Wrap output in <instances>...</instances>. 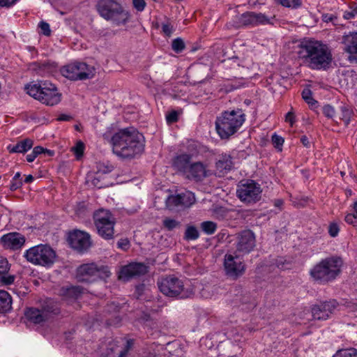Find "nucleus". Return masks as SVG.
Listing matches in <instances>:
<instances>
[{
	"mask_svg": "<svg viewBox=\"0 0 357 357\" xmlns=\"http://www.w3.org/2000/svg\"><path fill=\"white\" fill-rule=\"evenodd\" d=\"M111 143L114 154L122 158H132L144 151V136L132 127L115 132Z\"/></svg>",
	"mask_w": 357,
	"mask_h": 357,
	"instance_id": "obj_1",
	"label": "nucleus"
},
{
	"mask_svg": "<svg viewBox=\"0 0 357 357\" xmlns=\"http://www.w3.org/2000/svg\"><path fill=\"white\" fill-rule=\"evenodd\" d=\"M299 54L312 70H326L333 60L329 47L318 40H309L303 42Z\"/></svg>",
	"mask_w": 357,
	"mask_h": 357,
	"instance_id": "obj_2",
	"label": "nucleus"
},
{
	"mask_svg": "<svg viewBox=\"0 0 357 357\" xmlns=\"http://www.w3.org/2000/svg\"><path fill=\"white\" fill-rule=\"evenodd\" d=\"M343 266L344 260L340 256L331 255L314 265L309 274L314 282L326 284L333 282L340 275Z\"/></svg>",
	"mask_w": 357,
	"mask_h": 357,
	"instance_id": "obj_3",
	"label": "nucleus"
},
{
	"mask_svg": "<svg viewBox=\"0 0 357 357\" xmlns=\"http://www.w3.org/2000/svg\"><path fill=\"white\" fill-rule=\"evenodd\" d=\"M245 116L241 109L225 111L218 116L215 129L221 139H228L242 126Z\"/></svg>",
	"mask_w": 357,
	"mask_h": 357,
	"instance_id": "obj_4",
	"label": "nucleus"
},
{
	"mask_svg": "<svg viewBox=\"0 0 357 357\" xmlns=\"http://www.w3.org/2000/svg\"><path fill=\"white\" fill-rule=\"evenodd\" d=\"M96 6L103 19L111 21L116 26L125 25L130 21V12L116 0H98Z\"/></svg>",
	"mask_w": 357,
	"mask_h": 357,
	"instance_id": "obj_5",
	"label": "nucleus"
},
{
	"mask_svg": "<svg viewBox=\"0 0 357 357\" xmlns=\"http://www.w3.org/2000/svg\"><path fill=\"white\" fill-rule=\"evenodd\" d=\"M157 284L160 291L169 298L185 299L194 294L190 284H185L183 280L173 275L160 278Z\"/></svg>",
	"mask_w": 357,
	"mask_h": 357,
	"instance_id": "obj_6",
	"label": "nucleus"
},
{
	"mask_svg": "<svg viewBox=\"0 0 357 357\" xmlns=\"http://www.w3.org/2000/svg\"><path fill=\"white\" fill-rule=\"evenodd\" d=\"M135 340L119 338L109 340L105 348H102L101 354L105 357H135L134 354Z\"/></svg>",
	"mask_w": 357,
	"mask_h": 357,
	"instance_id": "obj_7",
	"label": "nucleus"
},
{
	"mask_svg": "<svg viewBox=\"0 0 357 357\" xmlns=\"http://www.w3.org/2000/svg\"><path fill=\"white\" fill-rule=\"evenodd\" d=\"M24 257L34 265L49 268L54 264L56 255L50 246L40 244L26 250Z\"/></svg>",
	"mask_w": 357,
	"mask_h": 357,
	"instance_id": "obj_8",
	"label": "nucleus"
},
{
	"mask_svg": "<svg viewBox=\"0 0 357 357\" xmlns=\"http://www.w3.org/2000/svg\"><path fill=\"white\" fill-rule=\"evenodd\" d=\"M111 275L106 266H98L95 263L84 264L77 269L76 278L79 282L91 283L98 279L105 280Z\"/></svg>",
	"mask_w": 357,
	"mask_h": 357,
	"instance_id": "obj_9",
	"label": "nucleus"
},
{
	"mask_svg": "<svg viewBox=\"0 0 357 357\" xmlns=\"http://www.w3.org/2000/svg\"><path fill=\"white\" fill-rule=\"evenodd\" d=\"M93 220L98 234L102 238L105 240L114 238L116 219L109 211L98 209L93 213Z\"/></svg>",
	"mask_w": 357,
	"mask_h": 357,
	"instance_id": "obj_10",
	"label": "nucleus"
},
{
	"mask_svg": "<svg viewBox=\"0 0 357 357\" xmlns=\"http://www.w3.org/2000/svg\"><path fill=\"white\" fill-rule=\"evenodd\" d=\"M63 76L70 80H85L95 75V68L83 62H74L61 69Z\"/></svg>",
	"mask_w": 357,
	"mask_h": 357,
	"instance_id": "obj_11",
	"label": "nucleus"
},
{
	"mask_svg": "<svg viewBox=\"0 0 357 357\" xmlns=\"http://www.w3.org/2000/svg\"><path fill=\"white\" fill-rule=\"evenodd\" d=\"M262 190L259 183L253 180L239 183L236 194L240 200L246 204H254L261 199Z\"/></svg>",
	"mask_w": 357,
	"mask_h": 357,
	"instance_id": "obj_12",
	"label": "nucleus"
},
{
	"mask_svg": "<svg viewBox=\"0 0 357 357\" xmlns=\"http://www.w3.org/2000/svg\"><path fill=\"white\" fill-rule=\"evenodd\" d=\"M273 17H268L264 13L248 11L238 17L239 26L254 27L259 25L273 24Z\"/></svg>",
	"mask_w": 357,
	"mask_h": 357,
	"instance_id": "obj_13",
	"label": "nucleus"
},
{
	"mask_svg": "<svg viewBox=\"0 0 357 357\" xmlns=\"http://www.w3.org/2000/svg\"><path fill=\"white\" fill-rule=\"evenodd\" d=\"M224 267L227 276L237 279L245 271V266L239 255L227 254L225 256Z\"/></svg>",
	"mask_w": 357,
	"mask_h": 357,
	"instance_id": "obj_14",
	"label": "nucleus"
},
{
	"mask_svg": "<svg viewBox=\"0 0 357 357\" xmlns=\"http://www.w3.org/2000/svg\"><path fill=\"white\" fill-rule=\"evenodd\" d=\"M256 245L255 236L251 230H244L237 234L236 252L244 255L252 252Z\"/></svg>",
	"mask_w": 357,
	"mask_h": 357,
	"instance_id": "obj_15",
	"label": "nucleus"
},
{
	"mask_svg": "<svg viewBox=\"0 0 357 357\" xmlns=\"http://www.w3.org/2000/svg\"><path fill=\"white\" fill-rule=\"evenodd\" d=\"M338 307V303L335 300H330L320 302L312 307V315L314 319L326 320Z\"/></svg>",
	"mask_w": 357,
	"mask_h": 357,
	"instance_id": "obj_16",
	"label": "nucleus"
},
{
	"mask_svg": "<svg viewBox=\"0 0 357 357\" xmlns=\"http://www.w3.org/2000/svg\"><path fill=\"white\" fill-rule=\"evenodd\" d=\"M68 242L70 246L79 251L84 252L91 245L90 235L80 230H75L68 236Z\"/></svg>",
	"mask_w": 357,
	"mask_h": 357,
	"instance_id": "obj_17",
	"label": "nucleus"
},
{
	"mask_svg": "<svg viewBox=\"0 0 357 357\" xmlns=\"http://www.w3.org/2000/svg\"><path fill=\"white\" fill-rule=\"evenodd\" d=\"M25 243V237L17 232H10L3 235L0 238V245L13 250L20 249Z\"/></svg>",
	"mask_w": 357,
	"mask_h": 357,
	"instance_id": "obj_18",
	"label": "nucleus"
},
{
	"mask_svg": "<svg viewBox=\"0 0 357 357\" xmlns=\"http://www.w3.org/2000/svg\"><path fill=\"white\" fill-rule=\"evenodd\" d=\"M43 89L40 98H39V101L42 103L53 106L60 102L61 95L54 84L48 82H44Z\"/></svg>",
	"mask_w": 357,
	"mask_h": 357,
	"instance_id": "obj_19",
	"label": "nucleus"
},
{
	"mask_svg": "<svg viewBox=\"0 0 357 357\" xmlns=\"http://www.w3.org/2000/svg\"><path fill=\"white\" fill-rule=\"evenodd\" d=\"M147 272V266L142 263H131L123 266L119 272V278L128 281L133 277L144 275Z\"/></svg>",
	"mask_w": 357,
	"mask_h": 357,
	"instance_id": "obj_20",
	"label": "nucleus"
},
{
	"mask_svg": "<svg viewBox=\"0 0 357 357\" xmlns=\"http://www.w3.org/2000/svg\"><path fill=\"white\" fill-rule=\"evenodd\" d=\"M208 176L206 166L202 162H192L185 175L187 178L197 182L203 181Z\"/></svg>",
	"mask_w": 357,
	"mask_h": 357,
	"instance_id": "obj_21",
	"label": "nucleus"
},
{
	"mask_svg": "<svg viewBox=\"0 0 357 357\" xmlns=\"http://www.w3.org/2000/svg\"><path fill=\"white\" fill-rule=\"evenodd\" d=\"M342 43L344 51L349 54V61H357V32L344 36Z\"/></svg>",
	"mask_w": 357,
	"mask_h": 357,
	"instance_id": "obj_22",
	"label": "nucleus"
},
{
	"mask_svg": "<svg viewBox=\"0 0 357 357\" xmlns=\"http://www.w3.org/2000/svg\"><path fill=\"white\" fill-rule=\"evenodd\" d=\"M231 157L227 154H222L218 156L215 162L216 174L222 176L232 167Z\"/></svg>",
	"mask_w": 357,
	"mask_h": 357,
	"instance_id": "obj_23",
	"label": "nucleus"
},
{
	"mask_svg": "<svg viewBox=\"0 0 357 357\" xmlns=\"http://www.w3.org/2000/svg\"><path fill=\"white\" fill-rule=\"evenodd\" d=\"M192 155L188 153H183L176 156L173 160V167L184 176L187 173L191 162Z\"/></svg>",
	"mask_w": 357,
	"mask_h": 357,
	"instance_id": "obj_24",
	"label": "nucleus"
},
{
	"mask_svg": "<svg viewBox=\"0 0 357 357\" xmlns=\"http://www.w3.org/2000/svg\"><path fill=\"white\" fill-rule=\"evenodd\" d=\"M10 266L5 258H0V283L9 285L14 282L15 277L9 273Z\"/></svg>",
	"mask_w": 357,
	"mask_h": 357,
	"instance_id": "obj_25",
	"label": "nucleus"
},
{
	"mask_svg": "<svg viewBox=\"0 0 357 357\" xmlns=\"http://www.w3.org/2000/svg\"><path fill=\"white\" fill-rule=\"evenodd\" d=\"M33 146V141L30 138H26L19 141L16 144H9L7 146L8 151L11 153H24L30 150Z\"/></svg>",
	"mask_w": 357,
	"mask_h": 357,
	"instance_id": "obj_26",
	"label": "nucleus"
},
{
	"mask_svg": "<svg viewBox=\"0 0 357 357\" xmlns=\"http://www.w3.org/2000/svg\"><path fill=\"white\" fill-rule=\"evenodd\" d=\"M25 317L30 322L40 324L47 320L41 309L31 307L26 310Z\"/></svg>",
	"mask_w": 357,
	"mask_h": 357,
	"instance_id": "obj_27",
	"label": "nucleus"
},
{
	"mask_svg": "<svg viewBox=\"0 0 357 357\" xmlns=\"http://www.w3.org/2000/svg\"><path fill=\"white\" fill-rule=\"evenodd\" d=\"M40 309L47 319H48L51 314H57L60 312L59 304L51 298L45 299Z\"/></svg>",
	"mask_w": 357,
	"mask_h": 357,
	"instance_id": "obj_28",
	"label": "nucleus"
},
{
	"mask_svg": "<svg viewBox=\"0 0 357 357\" xmlns=\"http://www.w3.org/2000/svg\"><path fill=\"white\" fill-rule=\"evenodd\" d=\"M11 304L10 294L4 290H0V313L8 312L11 309Z\"/></svg>",
	"mask_w": 357,
	"mask_h": 357,
	"instance_id": "obj_29",
	"label": "nucleus"
},
{
	"mask_svg": "<svg viewBox=\"0 0 357 357\" xmlns=\"http://www.w3.org/2000/svg\"><path fill=\"white\" fill-rule=\"evenodd\" d=\"M33 66H35L33 69L36 71L37 74L41 76H45L52 73L55 68L54 63L49 62L35 63Z\"/></svg>",
	"mask_w": 357,
	"mask_h": 357,
	"instance_id": "obj_30",
	"label": "nucleus"
},
{
	"mask_svg": "<svg viewBox=\"0 0 357 357\" xmlns=\"http://www.w3.org/2000/svg\"><path fill=\"white\" fill-rule=\"evenodd\" d=\"M43 86L44 82L40 84H28L26 86L25 89L29 96L39 100V98H40L42 91L43 90Z\"/></svg>",
	"mask_w": 357,
	"mask_h": 357,
	"instance_id": "obj_31",
	"label": "nucleus"
},
{
	"mask_svg": "<svg viewBox=\"0 0 357 357\" xmlns=\"http://www.w3.org/2000/svg\"><path fill=\"white\" fill-rule=\"evenodd\" d=\"M84 289L80 286H72L66 289L65 297L68 299L76 300L84 293Z\"/></svg>",
	"mask_w": 357,
	"mask_h": 357,
	"instance_id": "obj_32",
	"label": "nucleus"
},
{
	"mask_svg": "<svg viewBox=\"0 0 357 357\" xmlns=\"http://www.w3.org/2000/svg\"><path fill=\"white\" fill-rule=\"evenodd\" d=\"M178 197L181 198V206L189 207L195 202V194L190 191L178 194Z\"/></svg>",
	"mask_w": 357,
	"mask_h": 357,
	"instance_id": "obj_33",
	"label": "nucleus"
},
{
	"mask_svg": "<svg viewBox=\"0 0 357 357\" xmlns=\"http://www.w3.org/2000/svg\"><path fill=\"white\" fill-rule=\"evenodd\" d=\"M340 110V119L347 126L353 116V110L348 106H341Z\"/></svg>",
	"mask_w": 357,
	"mask_h": 357,
	"instance_id": "obj_34",
	"label": "nucleus"
},
{
	"mask_svg": "<svg viewBox=\"0 0 357 357\" xmlns=\"http://www.w3.org/2000/svg\"><path fill=\"white\" fill-rule=\"evenodd\" d=\"M200 228L206 234L212 235L216 231L218 225L213 221H204L201 223Z\"/></svg>",
	"mask_w": 357,
	"mask_h": 357,
	"instance_id": "obj_35",
	"label": "nucleus"
},
{
	"mask_svg": "<svg viewBox=\"0 0 357 357\" xmlns=\"http://www.w3.org/2000/svg\"><path fill=\"white\" fill-rule=\"evenodd\" d=\"M333 357H357V349L351 347L340 349L336 351Z\"/></svg>",
	"mask_w": 357,
	"mask_h": 357,
	"instance_id": "obj_36",
	"label": "nucleus"
},
{
	"mask_svg": "<svg viewBox=\"0 0 357 357\" xmlns=\"http://www.w3.org/2000/svg\"><path fill=\"white\" fill-rule=\"evenodd\" d=\"M199 234L197 229L194 226H188L185 231V239L188 241L196 240L199 238Z\"/></svg>",
	"mask_w": 357,
	"mask_h": 357,
	"instance_id": "obj_37",
	"label": "nucleus"
},
{
	"mask_svg": "<svg viewBox=\"0 0 357 357\" xmlns=\"http://www.w3.org/2000/svg\"><path fill=\"white\" fill-rule=\"evenodd\" d=\"M162 225L168 231H172L181 225L180 222L169 218H166L163 220Z\"/></svg>",
	"mask_w": 357,
	"mask_h": 357,
	"instance_id": "obj_38",
	"label": "nucleus"
},
{
	"mask_svg": "<svg viewBox=\"0 0 357 357\" xmlns=\"http://www.w3.org/2000/svg\"><path fill=\"white\" fill-rule=\"evenodd\" d=\"M22 185V179L21 177V174L20 172H17L13 176L10 185V190L11 191H15L19 188H20Z\"/></svg>",
	"mask_w": 357,
	"mask_h": 357,
	"instance_id": "obj_39",
	"label": "nucleus"
},
{
	"mask_svg": "<svg viewBox=\"0 0 357 357\" xmlns=\"http://www.w3.org/2000/svg\"><path fill=\"white\" fill-rule=\"evenodd\" d=\"M278 2L284 7L293 9H296L302 5V0H278Z\"/></svg>",
	"mask_w": 357,
	"mask_h": 357,
	"instance_id": "obj_40",
	"label": "nucleus"
},
{
	"mask_svg": "<svg viewBox=\"0 0 357 357\" xmlns=\"http://www.w3.org/2000/svg\"><path fill=\"white\" fill-rule=\"evenodd\" d=\"M166 204L169 208L181 206V198H179L178 194L169 196L166 200Z\"/></svg>",
	"mask_w": 357,
	"mask_h": 357,
	"instance_id": "obj_41",
	"label": "nucleus"
},
{
	"mask_svg": "<svg viewBox=\"0 0 357 357\" xmlns=\"http://www.w3.org/2000/svg\"><path fill=\"white\" fill-rule=\"evenodd\" d=\"M185 47L184 41L181 38H175L172 43V49L176 53L181 52Z\"/></svg>",
	"mask_w": 357,
	"mask_h": 357,
	"instance_id": "obj_42",
	"label": "nucleus"
},
{
	"mask_svg": "<svg viewBox=\"0 0 357 357\" xmlns=\"http://www.w3.org/2000/svg\"><path fill=\"white\" fill-rule=\"evenodd\" d=\"M43 147L40 146H35L31 153L26 155V160L29 162H33L40 154H42Z\"/></svg>",
	"mask_w": 357,
	"mask_h": 357,
	"instance_id": "obj_43",
	"label": "nucleus"
},
{
	"mask_svg": "<svg viewBox=\"0 0 357 357\" xmlns=\"http://www.w3.org/2000/svg\"><path fill=\"white\" fill-rule=\"evenodd\" d=\"M302 97L307 103L312 106L317 104V101L312 98V93L310 90H304L302 93Z\"/></svg>",
	"mask_w": 357,
	"mask_h": 357,
	"instance_id": "obj_44",
	"label": "nucleus"
},
{
	"mask_svg": "<svg viewBox=\"0 0 357 357\" xmlns=\"http://www.w3.org/2000/svg\"><path fill=\"white\" fill-rule=\"evenodd\" d=\"M357 16V4L354 3L350 6V10L345 11L344 17L347 20H350Z\"/></svg>",
	"mask_w": 357,
	"mask_h": 357,
	"instance_id": "obj_45",
	"label": "nucleus"
},
{
	"mask_svg": "<svg viewBox=\"0 0 357 357\" xmlns=\"http://www.w3.org/2000/svg\"><path fill=\"white\" fill-rule=\"evenodd\" d=\"M84 144L81 141L76 143V145L72 148V151L76 155L77 158L82 156L84 153Z\"/></svg>",
	"mask_w": 357,
	"mask_h": 357,
	"instance_id": "obj_46",
	"label": "nucleus"
},
{
	"mask_svg": "<svg viewBox=\"0 0 357 357\" xmlns=\"http://www.w3.org/2000/svg\"><path fill=\"white\" fill-rule=\"evenodd\" d=\"M344 220L347 224L357 227V217L354 212L347 214Z\"/></svg>",
	"mask_w": 357,
	"mask_h": 357,
	"instance_id": "obj_47",
	"label": "nucleus"
},
{
	"mask_svg": "<svg viewBox=\"0 0 357 357\" xmlns=\"http://www.w3.org/2000/svg\"><path fill=\"white\" fill-rule=\"evenodd\" d=\"M340 227L335 222H332L328 226V234L331 237H335L338 235Z\"/></svg>",
	"mask_w": 357,
	"mask_h": 357,
	"instance_id": "obj_48",
	"label": "nucleus"
},
{
	"mask_svg": "<svg viewBox=\"0 0 357 357\" xmlns=\"http://www.w3.org/2000/svg\"><path fill=\"white\" fill-rule=\"evenodd\" d=\"M272 143L276 149H281L284 143V139L282 137L274 134L272 136Z\"/></svg>",
	"mask_w": 357,
	"mask_h": 357,
	"instance_id": "obj_49",
	"label": "nucleus"
},
{
	"mask_svg": "<svg viewBox=\"0 0 357 357\" xmlns=\"http://www.w3.org/2000/svg\"><path fill=\"white\" fill-rule=\"evenodd\" d=\"M178 114L176 111L173 110L166 115V121L167 123H173L178 121Z\"/></svg>",
	"mask_w": 357,
	"mask_h": 357,
	"instance_id": "obj_50",
	"label": "nucleus"
},
{
	"mask_svg": "<svg viewBox=\"0 0 357 357\" xmlns=\"http://www.w3.org/2000/svg\"><path fill=\"white\" fill-rule=\"evenodd\" d=\"M323 114L328 118H333L335 116V111L333 107L327 105L323 107Z\"/></svg>",
	"mask_w": 357,
	"mask_h": 357,
	"instance_id": "obj_51",
	"label": "nucleus"
},
{
	"mask_svg": "<svg viewBox=\"0 0 357 357\" xmlns=\"http://www.w3.org/2000/svg\"><path fill=\"white\" fill-rule=\"evenodd\" d=\"M91 184L94 187L99 188V189L107 186V185L106 183L101 181L100 176H99V175L93 177V178L91 180Z\"/></svg>",
	"mask_w": 357,
	"mask_h": 357,
	"instance_id": "obj_52",
	"label": "nucleus"
},
{
	"mask_svg": "<svg viewBox=\"0 0 357 357\" xmlns=\"http://www.w3.org/2000/svg\"><path fill=\"white\" fill-rule=\"evenodd\" d=\"M132 4L134 8L139 12L143 11L146 6L144 0H132Z\"/></svg>",
	"mask_w": 357,
	"mask_h": 357,
	"instance_id": "obj_53",
	"label": "nucleus"
},
{
	"mask_svg": "<svg viewBox=\"0 0 357 357\" xmlns=\"http://www.w3.org/2000/svg\"><path fill=\"white\" fill-rule=\"evenodd\" d=\"M39 27L41 29L42 33L47 36H49L51 33L50 24L45 22H41L39 24Z\"/></svg>",
	"mask_w": 357,
	"mask_h": 357,
	"instance_id": "obj_54",
	"label": "nucleus"
},
{
	"mask_svg": "<svg viewBox=\"0 0 357 357\" xmlns=\"http://www.w3.org/2000/svg\"><path fill=\"white\" fill-rule=\"evenodd\" d=\"M130 245V241L128 238H121L117 243V247L123 250H127Z\"/></svg>",
	"mask_w": 357,
	"mask_h": 357,
	"instance_id": "obj_55",
	"label": "nucleus"
},
{
	"mask_svg": "<svg viewBox=\"0 0 357 357\" xmlns=\"http://www.w3.org/2000/svg\"><path fill=\"white\" fill-rule=\"evenodd\" d=\"M162 30L164 34L168 37H170L174 31L173 26L170 24H163Z\"/></svg>",
	"mask_w": 357,
	"mask_h": 357,
	"instance_id": "obj_56",
	"label": "nucleus"
},
{
	"mask_svg": "<svg viewBox=\"0 0 357 357\" xmlns=\"http://www.w3.org/2000/svg\"><path fill=\"white\" fill-rule=\"evenodd\" d=\"M285 121L289 123L291 126L296 122V116L292 109L286 114Z\"/></svg>",
	"mask_w": 357,
	"mask_h": 357,
	"instance_id": "obj_57",
	"label": "nucleus"
},
{
	"mask_svg": "<svg viewBox=\"0 0 357 357\" xmlns=\"http://www.w3.org/2000/svg\"><path fill=\"white\" fill-rule=\"evenodd\" d=\"M224 87H225L224 89H225V92L228 93L233 90L238 89L240 87V86L229 82L227 84H225Z\"/></svg>",
	"mask_w": 357,
	"mask_h": 357,
	"instance_id": "obj_58",
	"label": "nucleus"
},
{
	"mask_svg": "<svg viewBox=\"0 0 357 357\" xmlns=\"http://www.w3.org/2000/svg\"><path fill=\"white\" fill-rule=\"evenodd\" d=\"M98 169L102 170L104 173H108L113 169V167L112 165H105L104 164H99Z\"/></svg>",
	"mask_w": 357,
	"mask_h": 357,
	"instance_id": "obj_59",
	"label": "nucleus"
},
{
	"mask_svg": "<svg viewBox=\"0 0 357 357\" xmlns=\"http://www.w3.org/2000/svg\"><path fill=\"white\" fill-rule=\"evenodd\" d=\"M17 0H0V6L10 7L13 6Z\"/></svg>",
	"mask_w": 357,
	"mask_h": 357,
	"instance_id": "obj_60",
	"label": "nucleus"
},
{
	"mask_svg": "<svg viewBox=\"0 0 357 357\" xmlns=\"http://www.w3.org/2000/svg\"><path fill=\"white\" fill-rule=\"evenodd\" d=\"M82 208L84 209V204H80L79 205L77 211H75V213H76V214L77 215H79V216H84L85 215L86 211H82Z\"/></svg>",
	"mask_w": 357,
	"mask_h": 357,
	"instance_id": "obj_61",
	"label": "nucleus"
},
{
	"mask_svg": "<svg viewBox=\"0 0 357 357\" xmlns=\"http://www.w3.org/2000/svg\"><path fill=\"white\" fill-rule=\"evenodd\" d=\"M321 17L325 22H331L333 20V15L328 13L323 14Z\"/></svg>",
	"mask_w": 357,
	"mask_h": 357,
	"instance_id": "obj_62",
	"label": "nucleus"
},
{
	"mask_svg": "<svg viewBox=\"0 0 357 357\" xmlns=\"http://www.w3.org/2000/svg\"><path fill=\"white\" fill-rule=\"evenodd\" d=\"M301 142H302L303 146H305V147L310 146V142L309 141V139L306 136H305V135L302 136L301 137Z\"/></svg>",
	"mask_w": 357,
	"mask_h": 357,
	"instance_id": "obj_63",
	"label": "nucleus"
},
{
	"mask_svg": "<svg viewBox=\"0 0 357 357\" xmlns=\"http://www.w3.org/2000/svg\"><path fill=\"white\" fill-rule=\"evenodd\" d=\"M72 119V117L67 114H61L57 118L58 121H70Z\"/></svg>",
	"mask_w": 357,
	"mask_h": 357,
	"instance_id": "obj_64",
	"label": "nucleus"
}]
</instances>
